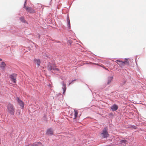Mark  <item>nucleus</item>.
<instances>
[{
    "label": "nucleus",
    "mask_w": 146,
    "mask_h": 146,
    "mask_svg": "<svg viewBox=\"0 0 146 146\" xmlns=\"http://www.w3.org/2000/svg\"><path fill=\"white\" fill-rule=\"evenodd\" d=\"M46 66L48 70L50 71L52 73H53V72H55L56 71H60V69L56 68L57 66L54 63L48 62L46 64Z\"/></svg>",
    "instance_id": "nucleus-1"
},
{
    "label": "nucleus",
    "mask_w": 146,
    "mask_h": 146,
    "mask_svg": "<svg viewBox=\"0 0 146 146\" xmlns=\"http://www.w3.org/2000/svg\"><path fill=\"white\" fill-rule=\"evenodd\" d=\"M7 109L9 114L12 115H14L15 109L13 104L9 103L7 106Z\"/></svg>",
    "instance_id": "nucleus-2"
},
{
    "label": "nucleus",
    "mask_w": 146,
    "mask_h": 146,
    "mask_svg": "<svg viewBox=\"0 0 146 146\" xmlns=\"http://www.w3.org/2000/svg\"><path fill=\"white\" fill-rule=\"evenodd\" d=\"M102 138L107 139L109 136V135L108 134V129L106 127H104L103 129L102 132L101 134Z\"/></svg>",
    "instance_id": "nucleus-3"
},
{
    "label": "nucleus",
    "mask_w": 146,
    "mask_h": 146,
    "mask_svg": "<svg viewBox=\"0 0 146 146\" xmlns=\"http://www.w3.org/2000/svg\"><path fill=\"white\" fill-rule=\"evenodd\" d=\"M17 76V74L15 73H13L9 75V77L11 81H12V82H16Z\"/></svg>",
    "instance_id": "nucleus-4"
},
{
    "label": "nucleus",
    "mask_w": 146,
    "mask_h": 146,
    "mask_svg": "<svg viewBox=\"0 0 146 146\" xmlns=\"http://www.w3.org/2000/svg\"><path fill=\"white\" fill-rule=\"evenodd\" d=\"M125 61H122L120 65H119L120 67H122V66H124L125 65H126L127 66L129 65V62L128 61V58H125Z\"/></svg>",
    "instance_id": "nucleus-5"
},
{
    "label": "nucleus",
    "mask_w": 146,
    "mask_h": 146,
    "mask_svg": "<svg viewBox=\"0 0 146 146\" xmlns=\"http://www.w3.org/2000/svg\"><path fill=\"white\" fill-rule=\"evenodd\" d=\"M17 100L18 104L20 106L21 109H23L25 105L24 103L19 97L17 98Z\"/></svg>",
    "instance_id": "nucleus-6"
},
{
    "label": "nucleus",
    "mask_w": 146,
    "mask_h": 146,
    "mask_svg": "<svg viewBox=\"0 0 146 146\" xmlns=\"http://www.w3.org/2000/svg\"><path fill=\"white\" fill-rule=\"evenodd\" d=\"M53 129L51 128H49L47 130L46 134L47 135L51 136L53 134Z\"/></svg>",
    "instance_id": "nucleus-7"
},
{
    "label": "nucleus",
    "mask_w": 146,
    "mask_h": 146,
    "mask_svg": "<svg viewBox=\"0 0 146 146\" xmlns=\"http://www.w3.org/2000/svg\"><path fill=\"white\" fill-rule=\"evenodd\" d=\"M33 61L36 64L38 67H39L40 66L41 61L40 59L35 58L34 59Z\"/></svg>",
    "instance_id": "nucleus-8"
},
{
    "label": "nucleus",
    "mask_w": 146,
    "mask_h": 146,
    "mask_svg": "<svg viewBox=\"0 0 146 146\" xmlns=\"http://www.w3.org/2000/svg\"><path fill=\"white\" fill-rule=\"evenodd\" d=\"M26 10L31 13H35V10L30 7H26Z\"/></svg>",
    "instance_id": "nucleus-9"
},
{
    "label": "nucleus",
    "mask_w": 146,
    "mask_h": 146,
    "mask_svg": "<svg viewBox=\"0 0 146 146\" xmlns=\"http://www.w3.org/2000/svg\"><path fill=\"white\" fill-rule=\"evenodd\" d=\"M62 83V89L63 90V94L64 95L66 89V83Z\"/></svg>",
    "instance_id": "nucleus-10"
},
{
    "label": "nucleus",
    "mask_w": 146,
    "mask_h": 146,
    "mask_svg": "<svg viewBox=\"0 0 146 146\" xmlns=\"http://www.w3.org/2000/svg\"><path fill=\"white\" fill-rule=\"evenodd\" d=\"M118 108V106L116 104H114L111 107V109L112 111H116Z\"/></svg>",
    "instance_id": "nucleus-11"
},
{
    "label": "nucleus",
    "mask_w": 146,
    "mask_h": 146,
    "mask_svg": "<svg viewBox=\"0 0 146 146\" xmlns=\"http://www.w3.org/2000/svg\"><path fill=\"white\" fill-rule=\"evenodd\" d=\"M6 65L5 63L4 62H2L0 63V68H1V69L4 70L5 68Z\"/></svg>",
    "instance_id": "nucleus-12"
},
{
    "label": "nucleus",
    "mask_w": 146,
    "mask_h": 146,
    "mask_svg": "<svg viewBox=\"0 0 146 146\" xmlns=\"http://www.w3.org/2000/svg\"><path fill=\"white\" fill-rule=\"evenodd\" d=\"M19 20L22 23H28V22L25 20L24 16H21L19 17Z\"/></svg>",
    "instance_id": "nucleus-13"
},
{
    "label": "nucleus",
    "mask_w": 146,
    "mask_h": 146,
    "mask_svg": "<svg viewBox=\"0 0 146 146\" xmlns=\"http://www.w3.org/2000/svg\"><path fill=\"white\" fill-rule=\"evenodd\" d=\"M127 140L125 139L122 140L120 141V144L123 146H125L127 144Z\"/></svg>",
    "instance_id": "nucleus-14"
},
{
    "label": "nucleus",
    "mask_w": 146,
    "mask_h": 146,
    "mask_svg": "<svg viewBox=\"0 0 146 146\" xmlns=\"http://www.w3.org/2000/svg\"><path fill=\"white\" fill-rule=\"evenodd\" d=\"M51 40L52 41H53L54 42H56L57 43H59L58 45H57V46H58V47L59 48H60L62 46V44L59 41H56L55 39H52Z\"/></svg>",
    "instance_id": "nucleus-15"
},
{
    "label": "nucleus",
    "mask_w": 146,
    "mask_h": 146,
    "mask_svg": "<svg viewBox=\"0 0 146 146\" xmlns=\"http://www.w3.org/2000/svg\"><path fill=\"white\" fill-rule=\"evenodd\" d=\"M39 143H41L40 142L34 143L31 144H29L27 146H38Z\"/></svg>",
    "instance_id": "nucleus-16"
},
{
    "label": "nucleus",
    "mask_w": 146,
    "mask_h": 146,
    "mask_svg": "<svg viewBox=\"0 0 146 146\" xmlns=\"http://www.w3.org/2000/svg\"><path fill=\"white\" fill-rule=\"evenodd\" d=\"M113 78V76H109L108 78V82H111V81Z\"/></svg>",
    "instance_id": "nucleus-17"
},
{
    "label": "nucleus",
    "mask_w": 146,
    "mask_h": 146,
    "mask_svg": "<svg viewBox=\"0 0 146 146\" xmlns=\"http://www.w3.org/2000/svg\"><path fill=\"white\" fill-rule=\"evenodd\" d=\"M58 99L59 100H61L63 98V96L61 94L59 93L58 94Z\"/></svg>",
    "instance_id": "nucleus-18"
},
{
    "label": "nucleus",
    "mask_w": 146,
    "mask_h": 146,
    "mask_svg": "<svg viewBox=\"0 0 146 146\" xmlns=\"http://www.w3.org/2000/svg\"><path fill=\"white\" fill-rule=\"evenodd\" d=\"M74 117L75 118H76L78 117V110H74Z\"/></svg>",
    "instance_id": "nucleus-19"
},
{
    "label": "nucleus",
    "mask_w": 146,
    "mask_h": 146,
    "mask_svg": "<svg viewBox=\"0 0 146 146\" xmlns=\"http://www.w3.org/2000/svg\"><path fill=\"white\" fill-rule=\"evenodd\" d=\"M67 44H69L70 45H71L72 43V41L71 39H67Z\"/></svg>",
    "instance_id": "nucleus-20"
},
{
    "label": "nucleus",
    "mask_w": 146,
    "mask_h": 146,
    "mask_svg": "<svg viewBox=\"0 0 146 146\" xmlns=\"http://www.w3.org/2000/svg\"><path fill=\"white\" fill-rule=\"evenodd\" d=\"M121 61L122 60L119 59H117L116 60V61H115V62H117V64L119 65H120Z\"/></svg>",
    "instance_id": "nucleus-21"
},
{
    "label": "nucleus",
    "mask_w": 146,
    "mask_h": 146,
    "mask_svg": "<svg viewBox=\"0 0 146 146\" xmlns=\"http://www.w3.org/2000/svg\"><path fill=\"white\" fill-rule=\"evenodd\" d=\"M75 81L79 82V79H72V80H70L69 81V82H73Z\"/></svg>",
    "instance_id": "nucleus-22"
},
{
    "label": "nucleus",
    "mask_w": 146,
    "mask_h": 146,
    "mask_svg": "<svg viewBox=\"0 0 146 146\" xmlns=\"http://www.w3.org/2000/svg\"><path fill=\"white\" fill-rule=\"evenodd\" d=\"M66 21H67V23H70L69 17V15H67V16Z\"/></svg>",
    "instance_id": "nucleus-23"
},
{
    "label": "nucleus",
    "mask_w": 146,
    "mask_h": 146,
    "mask_svg": "<svg viewBox=\"0 0 146 146\" xmlns=\"http://www.w3.org/2000/svg\"><path fill=\"white\" fill-rule=\"evenodd\" d=\"M42 119L43 120L45 121H47V117L46 115L45 114H44L43 116V117L42 118Z\"/></svg>",
    "instance_id": "nucleus-24"
},
{
    "label": "nucleus",
    "mask_w": 146,
    "mask_h": 146,
    "mask_svg": "<svg viewBox=\"0 0 146 146\" xmlns=\"http://www.w3.org/2000/svg\"><path fill=\"white\" fill-rule=\"evenodd\" d=\"M129 127L134 129H136L137 128V126L135 125H130Z\"/></svg>",
    "instance_id": "nucleus-25"
},
{
    "label": "nucleus",
    "mask_w": 146,
    "mask_h": 146,
    "mask_svg": "<svg viewBox=\"0 0 146 146\" xmlns=\"http://www.w3.org/2000/svg\"><path fill=\"white\" fill-rule=\"evenodd\" d=\"M27 3V0H25V2H24V6H23V7L24 8H26V7H27L26 6V4Z\"/></svg>",
    "instance_id": "nucleus-26"
},
{
    "label": "nucleus",
    "mask_w": 146,
    "mask_h": 146,
    "mask_svg": "<svg viewBox=\"0 0 146 146\" xmlns=\"http://www.w3.org/2000/svg\"><path fill=\"white\" fill-rule=\"evenodd\" d=\"M67 26L68 27V28L69 29H70L71 28V25H70V23H67Z\"/></svg>",
    "instance_id": "nucleus-27"
},
{
    "label": "nucleus",
    "mask_w": 146,
    "mask_h": 146,
    "mask_svg": "<svg viewBox=\"0 0 146 146\" xmlns=\"http://www.w3.org/2000/svg\"><path fill=\"white\" fill-rule=\"evenodd\" d=\"M106 64H111V63H110V62H108V61H106Z\"/></svg>",
    "instance_id": "nucleus-28"
},
{
    "label": "nucleus",
    "mask_w": 146,
    "mask_h": 146,
    "mask_svg": "<svg viewBox=\"0 0 146 146\" xmlns=\"http://www.w3.org/2000/svg\"><path fill=\"white\" fill-rule=\"evenodd\" d=\"M142 85H143V86H141V87H142V88L143 89H144L145 88H146V87H145V86H144V85L143 84H142Z\"/></svg>",
    "instance_id": "nucleus-29"
},
{
    "label": "nucleus",
    "mask_w": 146,
    "mask_h": 146,
    "mask_svg": "<svg viewBox=\"0 0 146 146\" xmlns=\"http://www.w3.org/2000/svg\"><path fill=\"white\" fill-rule=\"evenodd\" d=\"M48 86L50 88H51L52 87V86H51V85L49 84L48 85Z\"/></svg>",
    "instance_id": "nucleus-30"
},
{
    "label": "nucleus",
    "mask_w": 146,
    "mask_h": 146,
    "mask_svg": "<svg viewBox=\"0 0 146 146\" xmlns=\"http://www.w3.org/2000/svg\"><path fill=\"white\" fill-rule=\"evenodd\" d=\"M101 66L104 68H105V66L103 65H102Z\"/></svg>",
    "instance_id": "nucleus-31"
},
{
    "label": "nucleus",
    "mask_w": 146,
    "mask_h": 146,
    "mask_svg": "<svg viewBox=\"0 0 146 146\" xmlns=\"http://www.w3.org/2000/svg\"><path fill=\"white\" fill-rule=\"evenodd\" d=\"M73 83H69V84H68V86H69L70 84H72Z\"/></svg>",
    "instance_id": "nucleus-32"
},
{
    "label": "nucleus",
    "mask_w": 146,
    "mask_h": 146,
    "mask_svg": "<svg viewBox=\"0 0 146 146\" xmlns=\"http://www.w3.org/2000/svg\"><path fill=\"white\" fill-rule=\"evenodd\" d=\"M104 69H105V70H108V71H109V70H108V68H106L105 67V68Z\"/></svg>",
    "instance_id": "nucleus-33"
},
{
    "label": "nucleus",
    "mask_w": 146,
    "mask_h": 146,
    "mask_svg": "<svg viewBox=\"0 0 146 146\" xmlns=\"http://www.w3.org/2000/svg\"><path fill=\"white\" fill-rule=\"evenodd\" d=\"M38 37L39 38H40V35L39 34H38Z\"/></svg>",
    "instance_id": "nucleus-34"
},
{
    "label": "nucleus",
    "mask_w": 146,
    "mask_h": 146,
    "mask_svg": "<svg viewBox=\"0 0 146 146\" xmlns=\"http://www.w3.org/2000/svg\"><path fill=\"white\" fill-rule=\"evenodd\" d=\"M2 61V59L1 58H0V61Z\"/></svg>",
    "instance_id": "nucleus-35"
},
{
    "label": "nucleus",
    "mask_w": 146,
    "mask_h": 146,
    "mask_svg": "<svg viewBox=\"0 0 146 146\" xmlns=\"http://www.w3.org/2000/svg\"><path fill=\"white\" fill-rule=\"evenodd\" d=\"M113 115V114H112V113H110V115Z\"/></svg>",
    "instance_id": "nucleus-36"
},
{
    "label": "nucleus",
    "mask_w": 146,
    "mask_h": 146,
    "mask_svg": "<svg viewBox=\"0 0 146 146\" xmlns=\"http://www.w3.org/2000/svg\"><path fill=\"white\" fill-rule=\"evenodd\" d=\"M58 73H56V72H55L54 73V74H57V73H58Z\"/></svg>",
    "instance_id": "nucleus-37"
},
{
    "label": "nucleus",
    "mask_w": 146,
    "mask_h": 146,
    "mask_svg": "<svg viewBox=\"0 0 146 146\" xmlns=\"http://www.w3.org/2000/svg\"><path fill=\"white\" fill-rule=\"evenodd\" d=\"M19 30L18 29H17L16 30V32H18Z\"/></svg>",
    "instance_id": "nucleus-38"
},
{
    "label": "nucleus",
    "mask_w": 146,
    "mask_h": 146,
    "mask_svg": "<svg viewBox=\"0 0 146 146\" xmlns=\"http://www.w3.org/2000/svg\"><path fill=\"white\" fill-rule=\"evenodd\" d=\"M46 57L47 58H48V56H47V55H46Z\"/></svg>",
    "instance_id": "nucleus-39"
},
{
    "label": "nucleus",
    "mask_w": 146,
    "mask_h": 146,
    "mask_svg": "<svg viewBox=\"0 0 146 146\" xmlns=\"http://www.w3.org/2000/svg\"><path fill=\"white\" fill-rule=\"evenodd\" d=\"M110 83L108 82V83H107V84H109H109H110Z\"/></svg>",
    "instance_id": "nucleus-40"
},
{
    "label": "nucleus",
    "mask_w": 146,
    "mask_h": 146,
    "mask_svg": "<svg viewBox=\"0 0 146 146\" xmlns=\"http://www.w3.org/2000/svg\"><path fill=\"white\" fill-rule=\"evenodd\" d=\"M93 64H96V63H93Z\"/></svg>",
    "instance_id": "nucleus-41"
},
{
    "label": "nucleus",
    "mask_w": 146,
    "mask_h": 146,
    "mask_svg": "<svg viewBox=\"0 0 146 146\" xmlns=\"http://www.w3.org/2000/svg\"><path fill=\"white\" fill-rule=\"evenodd\" d=\"M123 82H126V81H125Z\"/></svg>",
    "instance_id": "nucleus-42"
},
{
    "label": "nucleus",
    "mask_w": 146,
    "mask_h": 146,
    "mask_svg": "<svg viewBox=\"0 0 146 146\" xmlns=\"http://www.w3.org/2000/svg\"><path fill=\"white\" fill-rule=\"evenodd\" d=\"M11 84H12V83H10Z\"/></svg>",
    "instance_id": "nucleus-43"
},
{
    "label": "nucleus",
    "mask_w": 146,
    "mask_h": 146,
    "mask_svg": "<svg viewBox=\"0 0 146 146\" xmlns=\"http://www.w3.org/2000/svg\"><path fill=\"white\" fill-rule=\"evenodd\" d=\"M62 82H64V81H62Z\"/></svg>",
    "instance_id": "nucleus-44"
},
{
    "label": "nucleus",
    "mask_w": 146,
    "mask_h": 146,
    "mask_svg": "<svg viewBox=\"0 0 146 146\" xmlns=\"http://www.w3.org/2000/svg\"><path fill=\"white\" fill-rule=\"evenodd\" d=\"M144 84H145V82H144Z\"/></svg>",
    "instance_id": "nucleus-45"
}]
</instances>
